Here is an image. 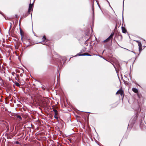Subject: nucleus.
I'll return each mask as SVG.
<instances>
[{"instance_id": "nucleus-1", "label": "nucleus", "mask_w": 146, "mask_h": 146, "mask_svg": "<svg viewBox=\"0 0 146 146\" xmlns=\"http://www.w3.org/2000/svg\"><path fill=\"white\" fill-rule=\"evenodd\" d=\"M114 35V33H111L110 36L106 40H105L104 42H108L111 39H112L113 38V36Z\"/></svg>"}, {"instance_id": "nucleus-2", "label": "nucleus", "mask_w": 146, "mask_h": 146, "mask_svg": "<svg viewBox=\"0 0 146 146\" xmlns=\"http://www.w3.org/2000/svg\"><path fill=\"white\" fill-rule=\"evenodd\" d=\"M33 7V4H32L31 3L29 5V8L28 11V12L29 13H30L31 11H32Z\"/></svg>"}, {"instance_id": "nucleus-3", "label": "nucleus", "mask_w": 146, "mask_h": 146, "mask_svg": "<svg viewBox=\"0 0 146 146\" xmlns=\"http://www.w3.org/2000/svg\"><path fill=\"white\" fill-rule=\"evenodd\" d=\"M120 94L121 96H122L123 95V91L121 90H118L116 94Z\"/></svg>"}, {"instance_id": "nucleus-4", "label": "nucleus", "mask_w": 146, "mask_h": 146, "mask_svg": "<svg viewBox=\"0 0 146 146\" xmlns=\"http://www.w3.org/2000/svg\"><path fill=\"white\" fill-rule=\"evenodd\" d=\"M132 90L133 92L135 93H137L138 92V91L137 89L135 88H133L132 89Z\"/></svg>"}, {"instance_id": "nucleus-5", "label": "nucleus", "mask_w": 146, "mask_h": 146, "mask_svg": "<svg viewBox=\"0 0 146 146\" xmlns=\"http://www.w3.org/2000/svg\"><path fill=\"white\" fill-rule=\"evenodd\" d=\"M121 28H122L123 32L124 33H126V30L125 29V28L124 27H121Z\"/></svg>"}, {"instance_id": "nucleus-6", "label": "nucleus", "mask_w": 146, "mask_h": 146, "mask_svg": "<svg viewBox=\"0 0 146 146\" xmlns=\"http://www.w3.org/2000/svg\"><path fill=\"white\" fill-rule=\"evenodd\" d=\"M78 55L79 56H85V55L91 56L90 55H89L88 53H85L84 54H79Z\"/></svg>"}, {"instance_id": "nucleus-7", "label": "nucleus", "mask_w": 146, "mask_h": 146, "mask_svg": "<svg viewBox=\"0 0 146 146\" xmlns=\"http://www.w3.org/2000/svg\"><path fill=\"white\" fill-rule=\"evenodd\" d=\"M53 111L54 112L55 115H57L58 114V111L57 110H54Z\"/></svg>"}, {"instance_id": "nucleus-8", "label": "nucleus", "mask_w": 146, "mask_h": 146, "mask_svg": "<svg viewBox=\"0 0 146 146\" xmlns=\"http://www.w3.org/2000/svg\"><path fill=\"white\" fill-rule=\"evenodd\" d=\"M138 44V45L139 46V48H140V47H141V46H142L141 43L140 42H139V43Z\"/></svg>"}, {"instance_id": "nucleus-9", "label": "nucleus", "mask_w": 146, "mask_h": 146, "mask_svg": "<svg viewBox=\"0 0 146 146\" xmlns=\"http://www.w3.org/2000/svg\"><path fill=\"white\" fill-rule=\"evenodd\" d=\"M42 39V40L43 41H45L46 39L45 36H44L43 37Z\"/></svg>"}, {"instance_id": "nucleus-10", "label": "nucleus", "mask_w": 146, "mask_h": 146, "mask_svg": "<svg viewBox=\"0 0 146 146\" xmlns=\"http://www.w3.org/2000/svg\"><path fill=\"white\" fill-rule=\"evenodd\" d=\"M17 118L20 120H21V119H22V118H21V117L20 116H17Z\"/></svg>"}, {"instance_id": "nucleus-11", "label": "nucleus", "mask_w": 146, "mask_h": 146, "mask_svg": "<svg viewBox=\"0 0 146 146\" xmlns=\"http://www.w3.org/2000/svg\"><path fill=\"white\" fill-rule=\"evenodd\" d=\"M15 84H16V85L17 86H19V84L17 82H16L15 83Z\"/></svg>"}, {"instance_id": "nucleus-12", "label": "nucleus", "mask_w": 146, "mask_h": 146, "mask_svg": "<svg viewBox=\"0 0 146 146\" xmlns=\"http://www.w3.org/2000/svg\"><path fill=\"white\" fill-rule=\"evenodd\" d=\"M57 115H55L54 116V117L55 118H56V119H58V117H57Z\"/></svg>"}, {"instance_id": "nucleus-13", "label": "nucleus", "mask_w": 146, "mask_h": 146, "mask_svg": "<svg viewBox=\"0 0 146 146\" xmlns=\"http://www.w3.org/2000/svg\"><path fill=\"white\" fill-rule=\"evenodd\" d=\"M42 88L43 90H45V88H44L43 87H42Z\"/></svg>"}, {"instance_id": "nucleus-14", "label": "nucleus", "mask_w": 146, "mask_h": 146, "mask_svg": "<svg viewBox=\"0 0 146 146\" xmlns=\"http://www.w3.org/2000/svg\"><path fill=\"white\" fill-rule=\"evenodd\" d=\"M135 41L137 42L138 44L139 43V41H138L137 40H135Z\"/></svg>"}, {"instance_id": "nucleus-15", "label": "nucleus", "mask_w": 146, "mask_h": 146, "mask_svg": "<svg viewBox=\"0 0 146 146\" xmlns=\"http://www.w3.org/2000/svg\"><path fill=\"white\" fill-rule=\"evenodd\" d=\"M16 143L17 144V143H18V142L17 141L16 142Z\"/></svg>"}]
</instances>
